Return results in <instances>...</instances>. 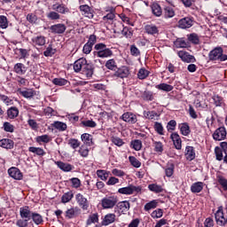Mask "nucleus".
Segmentation results:
<instances>
[{"label":"nucleus","mask_w":227,"mask_h":227,"mask_svg":"<svg viewBox=\"0 0 227 227\" xmlns=\"http://www.w3.org/2000/svg\"><path fill=\"white\" fill-rule=\"evenodd\" d=\"M52 10L55 12H58V13H61L62 15H65L66 13H69L70 10L68 7H66L63 4H55L52 5Z\"/></svg>","instance_id":"nucleus-21"},{"label":"nucleus","mask_w":227,"mask_h":227,"mask_svg":"<svg viewBox=\"0 0 227 227\" xmlns=\"http://www.w3.org/2000/svg\"><path fill=\"white\" fill-rule=\"evenodd\" d=\"M55 164L61 169L62 171L68 172L72 169V166L70 163H65L63 161H56Z\"/></svg>","instance_id":"nucleus-37"},{"label":"nucleus","mask_w":227,"mask_h":227,"mask_svg":"<svg viewBox=\"0 0 227 227\" xmlns=\"http://www.w3.org/2000/svg\"><path fill=\"white\" fill-rule=\"evenodd\" d=\"M157 205H159V201H157V200H151L145 205V210L148 212L149 210L157 208Z\"/></svg>","instance_id":"nucleus-46"},{"label":"nucleus","mask_w":227,"mask_h":227,"mask_svg":"<svg viewBox=\"0 0 227 227\" xmlns=\"http://www.w3.org/2000/svg\"><path fill=\"white\" fill-rule=\"evenodd\" d=\"M203 187H205V183L203 182L193 183L191 186V192L194 194L201 192V191H203Z\"/></svg>","instance_id":"nucleus-26"},{"label":"nucleus","mask_w":227,"mask_h":227,"mask_svg":"<svg viewBox=\"0 0 227 227\" xmlns=\"http://www.w3.org/2000/svg\"><path fill=\"white\" fill-rule=\"evenodd\" d=\"M26 66L22 63H17L14 65V72L18 74V75H24L26 74Z\"/></svg>","instance_id":"nucleus-30"},{"label":"nucleus","mask_w":227,"mask_h":227,"mask_svg":"<svg viewBox=\"0 0 227 227\" xmlns=\"http://www.w3.org/2000/svg\"><path fill=\"white\" fill-rule=\"evenodd\" d=\"M154 130L160 136H164V127H162V123H160V122L154 123Z\"/></svg>","instance_id":"nucleus-60"},{"label":"nucleus","mask_w":227,"mask_h":227,"mask_svg":"<svg viewBox=\"0 0 227 227\" xmlns=\"http://www.w3.org/2000/svg\"><path fill=\"white\" fill-rule=\"evenodd\" d=\"M74 72H82V75L90 79L93 76V65L88 64V60L81 58L74 63Z\"/></svg>","instance_id":"nucleus-1"},{"label":"nucleus","mask_w":227,"mask_h":227,"mask_svg":"<svg viewBox=\"0 0 227 227\" xmlns=\"http://www.w3.org/2000/svg\"><path fill=\"white\" fill-rule=\"evenodd\" d=\"M145 31L147 35H151L152 36L159 35V27L153 24L145 25Z\"/></svg>","instance_id":"nucleus-23"},{"label":"nucleus","mask_w":227,"mask_h":227,"mask_svg":"<svg viewBox=\"0 0 227 227\" xmlns=\"http://www.w3.org/2000/svg\"><path fill=\"white\" fill-rule=\"evenodd\" d=\"M216 180H217L219 185H221V187L223 189V191H227V179H226V177L218 174V175H216Z\"/></svg>","instance_id":"nucleus-38"},{"label":"nucleus","mask_w":227,"mask_h":227,"mask_svg":"<svg viewBox=\"0 0 227 227\" xmlns=\"http://www.w3.org/2000/svg\"><path fill=\"white\" fill-rule=\"evenodd\" d=\"M129 160L131 166H133V168H141V161H139V160H137V158H136L134 156H129Z\"/></svg>","instance_id":"nucleus-56"},{"label":"nucleus","mask_w":227,"mask_h":227,"mask_svg":"<svg viewBox=\"0 0 227 227\" xmlns=\"http://www.w3.org/2000/svg\"><path fill=\"white\" fill-rule=\"evenodd\" d=\"M75 200L79 207H81V208H82L83 210H88V208H90V202L88 201V199L84 197V195L77 193L75 195Z\"/></svg>","instance_id":"nucleus-9"},{"label":"nucleus","mask_w":227,"mask_h":227,"mask_svg":"<svg viewBox=\"0 0 227 227\" xmlns=\"http://www.w3.org/2000/svg\"><path fill=\"white\" fill-rule=\"evenodd\" d=\"M101 207L104 210H109L111 208H114L116 205H118V196L111 195L106 196L101 200Z\"/></svg>","instance_id":"nucleus-3"},{"label":"nucleus","mask_w":227,"mask_h":227,"mask_svg":"<svg viewBox=\"0 0 227 227\" xmlns=\"http://www.w3.org/2000/svg\"><path fill=\"white\" fill-rule=\"evenodd\" d=\"M28 152H30V153H35V155H38L39 157H43V155H45V151L42 149V147L31 146L28 148Z\"/></svg>","instance_id":"nucleus-34"},{"label":"nucleus","mask_w":227,"mask_h":227,"mask_svg":"<svg viewBox=\"0 0 227 227\" xmlns=\"http://www.w3.org/2000/svg\"><path fill=\"white\" fill-rule=\"evenodd\" d=\"M194 25V20L191 17H185L178 21V27L181 29H189V27H192Z\"/></svg>","instance_id":"nucleus-8"},{"label":"nucleus","mask_w":227,"mask_h":227,"mask_svg":"<svg viewBox=\"0 0 227 227\" xmlns=\"http://www.w3.org/2000/svg\"><path fill=\"white\" fill-rule=\"evenodd\" d=\"M36 143H50L51 137L49 135H42L35 138Z\"/></svg>","instance_id":"nucleus-58"},{"label":"nucleus","mask_w":227,"mask_h":227,"mask_svg":"<svg viewBox=\"0 0 227 227\" xmlns=\"http://www.w3.org/2000/svg\"><path fill=\"white\" fill-rule=\"evenodd\" d=\"M7 116L10 120H15L19 116V108L12 106L7 110Z\"/></svg>","instance_id":"nucleus-32"},{"label":"nucleus","mask_w":227,"mask_h":227,"mask_svg":"<svg viewBox=\"0 0 227 227\" xmlns=\"http://www.w3.org/2000/svg\"><path fill=\"white\" fill-rule=\"evenodd\" d=\"M68 145L73 148V150H77L81 146V142L75 138H70L68 140Z\"/></svg>","instance_id":"nucleus-51"},{"label":"nucleus","mask_w":227,"mask_h":227,"mask_svg":"<svg viewBox=\"0 0 227 227\" xmlns=\"http://www.w3.org/2000/svg\"><path fill=\"white\" fill-rule=\"evenodd\" d=\"M81 139L84 145H87L88 146H91L93 145V137L90 134L83 133L81 136Z\"/></svg>","instance_id":"nucleus-29"},{"label":"nucleus","mask_w":227,"mask_h":227,"mask_svg":"<svg viewBox=\"0 0 227 227\" xmlns=\"http://www.w3.org/2000/svg\"><path fill=\"white\" fill-rule=\"evenodd\" d=\"M73 198H74V192H67L62 195L61 202L62 203H69V201H72Z\"/></svg>","instance_id":"nucleus-43"},{"label":"nucleus","mask_w":227,"mask_h":227,"mask_svg":"<svg viewBox=\"0 0 227 227\" xmlns=\"http://www.w3.org/2000/svg\"><path fill=\"white\" fill-rule=\"evenodd\" d=\"M215 153L216 157V160H223L224 159V156L223 155V149L219 146H216L215 148Z\"/></svg>","instance_id":"nucleus-61"},{"label":"nucleus","mask_w":227,"mask_h":227,"mask_svg":"<svg viewBox=\"0 0 227 227\" xmlns=\"http://www.w3.org/2000/svg\"><path fill=\"white\" fill-rule=\"evenodd\" d=\"M173 173H175V165L174 164L168 165L167 168H165L166 176H168V178H171V176H173Z\"/></svg>","instance_id":"nucleus-52"},{"label":"nucleus","mask_w":227,"mask_h":227,"mask_svg":"<svg viewBox=\"0 0 227 227\" xmlns=\"http://www.w3.org/2000/svg\"><path fill=\"white\" fill-rule=\"evenodd\" d=\"M170 139H172L176 150H182V138H180V135H178V133H172Z\"/></svg>","instance_id":"nucleus-19"},{"label":"nucleus","mask_w":227,"mask_h":227,"mask_svg":"<svg viewBox=\"0 0 227 227\" xmlns=\"http://www.w3.org/2000/svg\"><path fill=\"white\" fill-rule=\"evenodd\" d=\"M105 67L108 70H116L118 66H116V61L114 59H111L106 61Z\"/></svg>","instance_id":"nucleus-50"},{"label":"nucleus","mask_w":227,"mask_h":227,"mask_svg":"<svg viewBox=\"0 0 227 227\" xmlns=\"http://www.w3.org/2000/svg\"><path fill=\"white\" fill-rule=\"evenodd\" d=\"M98 214L95 213V214L89 215L86 224H87V226H90L91 224H95V223H98Z\"/></svg>","instance_id":"nucleus-45"},{"label":"nucleus","mask_w":227,"mask_h":227,"mask_svg":"<svg viewBox=\"0 0 227 227\" xmlns=\"http://www.w3.org/2000/svg\"><path fill=\"white\" fill-rule=\"evenodd\" d=\"M176 47L177 49H185L187 47V42H185L183 38H178L175 42Z\"/></svg>","instance_id":"nucleus-55"},{"label":"nucleus","mask_w":227,"mask_h":227,"mask_svg":"<svg viewBox=\"0 0 227 227\" xmlns=\"http://www.w3.org/2000/svg\"><path fill=\"white\" fill-rule=\"evenodd\" d=\"M31 43L34 47H43L46 43L45 36L43 35H37L34 36L31 39Z\"/></svg>","instance_id":"nucleus-15"},{"label":"nucleus","mask_w":227,"mask_h":227,"mask_svg":"<svg viewBox=\"0 0 227 227\" xmlns=\"http://www.w3.org/2000/svg\"><path fill=\"white\" fill-rule=\"evenodd\" d=\"M130 145L131 148H134L136 150V152H139V150L143 148V142H141V140L139 139H136L131 141Z\"/></svg>","instance_id":"nucleus-47"},{"label":"nucleus","mask_w":227,"mask_h":227,"mask_svg":"<svg viewBox=\"0 0 227 227\" xmlns=\"http://www.w3.org/2000/svg\"><path fill=\"white\" fill-rule=\"evenodd\" d=\"M50 29L54 35H63L67 31V26L63 23H59L52 25Z\"/></svg>","instance_id":"nucleus-13"},{"label":"nucleus","mask_w":227,"mask_h":227,"mask_svg":"<svg viewBox=\"0 0 227 227\" xmlns=\"http://www.w3.org/2000/svg\"><path fill=\"white\" fill-rule=\"evenodd\" d=\"M81 214V209L77 207H70L66 211V218L67 219H75Z\"/></svg>","instance_id":"nucleus-17"},{"label":"nucleus","mask_w":227,"mask_h":227,"mask_svg":"<svg viewBox=\"0 0 227 227\" xmlns=\"http://www.w3.org/2000/svg\"><path fill=\"white\" fill-rule=\"evenodd\" d=\"M156 90H160V91H166L168 93L169 91H173V85H169L168 83H160L155 86Z\"/></svg>","instance_id":"nucleus-33"},{"label":"nucleus","mask_w":227,"mask_h":227,"mask_svg":"<svg viewBox=\"0 0 227 227\" xmlns=\"http://www.w3.org/2000/svg\"><path fill=\"white\" fill-rule=\"evenodd\" d=\"M149 191L151 192H155V194H159L160 192H162L164 189L162 188V185L157 184H151L148 185Z\"/></svg>","instance_id":"nucleus-36"},{"label":"nucleus","mask_w":227,"mask_h":227,"mask_svg":"<svg viewBox=\"0 0 227 227\" xmlns=\"http://www.w3.org/2000/svg\"><path fill=\"white\" fill-rule=\"evenodd\" d=\"M80 12L84 17H87V19H93V9L90 7L88 4L80 5L79 7Z\"/></svg>","instance_id":"nucleus-14"},{"label":"nucleus","mask_w":227,"mask_h":227,"mask_svg":"<svg viewBox=\"0 0 227 227\" xmlns=\"http://www.w3.org/2000/svg\"><path fill=\"white\" fill-rule=\"evenodd\" d=\"M177 56L184 63H194V61H196V59H194V56L189 54V52H187L185 51H179L177 52Z\"/></svg>","instance_id":"nucleus-10"},{"label":"nucleus","mask_w":227,"mask_h":227,"mask_svg":"<svg viewBox=\"0 0 227 227\" xmlns=\"http://www.w3.org/2000/svg\"><path fill=\"white\" fill-rule=\"evenodd\" d=\"M31 219L33 220L35 224L37 225L42 224V223H43V217H42V215L38 213H32Z\"/></svg>","instance_id":"nucleus-44"},{"label":"nucleus","mask_w":227,"mask_h":227,"mask_svg":"<svg viewBox=\"0 0 227 227\" xmlns=\"http://www.w3.org/2000/svg\"><path fill=\"white\" fill-rule=\"evenodd\" d=\"M152 12L155 17H160L162 15V8H160V5L159 4H152Z\"/></svg>","instance_id":"nucleus-41"},{"label":"nucleus","mask_w":227,"mask_h":227,"mask_svg":"<svg viewBox=\"0 0 227 227\" xmlns=\"http://www.w3.org/2000/svg\"><path fill=\"white\" fill-rule=\"evenodd\" d=\"M153 146L156 153H162L164 152V145L160 141H153Z\"/></svg>","instance_id":"nucleus-39"},{"label":"nucleus","mask_w":227,"mask_h":227,"mask_svg":"<svg viewBox=\"0 0 227 227\" xmlns=\"http://www.w3.org/2000/svg\"><path fill=\"white\" fill-rule=\"evenodd\" d=\"M116 221V215L113 213H109L105 215L103 221H102V225L103 226H109V224H113Z\"/></svg>","instance_id":"nucleus-22"},{"label":"nucleus","mask_w":227,"mask_h":227,"mask_svg":"<svg viewBox=\"0 0 227 227\" xmlns=\"http://www.w3.org/2000/svg\"><path fill=\"white\" fill-rule=\"evenodd\" d=\"M0 27L1 29H7L8 27V18L4 15H0Z\"/></svg>","instance_id":"nucleus-59"},{"label":"nucleus","mask_w":227,"mask_h":227,"mask_svg":"<svg viewBox=\"0 0 227 227\" xmlns=\"http://www.w3.org/2000/svg\"><path fill=\"white\" fill-rule=\"evenodd\" d=\"M165 19H173L175 17V9L173 7L167 6L164 8Z\"/></svg>","instance_id":"nucleus-40"},{"label":"nucleus","mask_w":227,"mask_h":227,"mask_svg":"<svg viewBox=\"0 0 227 227\" xmlns=\"http://www.w3.org/2000/svg\"><path fill=\"white\" fill-rule=\"evenodd\" d=\"M121 120L127 123H136V121H137V117L136 114L127 112L122 114Z\"/></svg>","instance_id":"nucleus-20"},{"label":"nucleus","mask_w":227,"mask_h":227,"mask_svg":"<svg viewBox=\"0 0 227 227\" xmlns=\"http://www.w3.org/2000/svg\"><path fill=\"white\" fill-rule=\"evenodd\" d=\"M223 48L217 47L209 52L210 61H227V55L223 54Z\"/></svg>","instance_id":"nucleus-4"},{"label":"nucleus","mask_w":227,"mask_h":227,"mask_svg":"<svg viewBox=\"0 0 227 227\" xmlns=\"http://www.w3.org/2000/svg\"><path fill=\"white\" fill-rule=\"evenodd\" d=\"M94 49L96 50L94 54L98 58H111V56H113V51L107 48V46L105 43H97Z\"/></svg>","instance_id":"nucleus-2"},{"label":"nucleus","mask_w":227,"mask_h":227,"mask_svg":"<svg viewBox=\"0 0 227 227\" xmlns=\"http://www.w3.org/2000/svg\"><path fill=\"white\" fill-rule=\"evenodd\" d=\"M53 127L54 129H57V130L63 132L67 129V123L57 121L53 123Z\"/></svg>","instance_id":"nucleus-53"},{"label":"nucleus","mask_w":227,"mask_h":227,"mask_svg":"<svg viewBox=\"0 0 227 227\" xmlns=\"http://www.w3.org/2000/svg\"><path fill=\"white\" fill-rule=\"evenodd\" d=\"M20 94L24 97V98H33L35 92L33 89H26L20 91Z\"/></svg>","instance_id":"nucleus-35"},{"label":"nucleus","mask_w":227,"mask_h":227,"mask_svg":"<svg viewBox=\"0 0 227 227\" xmlns=\"http://www.w3.org/2000/svg\"><path fill=\"white\" fill-rule=\"evenodd\" d=\"M189 42H192V43H194L195 45H198L200 43V36H198L196 34H191L188 36Z\"/></svg>","instance_id":"nucleus-63"},{"label":"nucleus","mask_w":227,"mask_h":227,"mask_svg":"<svg viewBox=\"0 0 227 227\" xmlns=\"http://www.w3.org/2000/svg\"><path fill=\"white\" fill-rule=\"evenodd\" d=\"M143 191L141 186H136L133 184H129L126 187L119 188L118 192L119 194H124L125 196H132L135 192L137 194Z\"/></svg>","instance_id":"nucleus-6"},{"label":"nucleus","mask_w":227,"mask_h":227,"mask_svg":"<svg viewBox=\"0 0 227 227\" xmlns=\"http://www.w3.org/2000/svg\"><path fill=\"white\" fill-rule=\"evenodd\" d=\"M185 157L187 160H194L196 159V151H194V147L191 145L186 146Z\"/></svg>","instance_id":"nucleus-25"},{"label":"nucleus","mask_w":227,"mask_h":227,"mask_svg":"<svg viewBox=\"0 0 227 227\" xmlns=\"http://www.w3.org/2000/svg\"><path fill=\"white\" fill-rule=\"evenodd\" d=\"M150 75V71L146 70L145 67L140 68L137 73V77L140 80L146 79Z\"/></svg>","instance_id":"nucleus-49"},{"label":"nucleus","mask_w":227,"mask_h":227,"mask_svg":"<svg viewBox=\"0 0 227 227\" xmlns=\"http://www.w3.org/2000/svg\"><path fill=\"white\" fill-rule=\"evenodd\" d=\"M130 72L129 71V67H121L118 68L114 73V77H119L120 79H125L126 77H129V74Z\"/></svg>","instance_id":"nucleus-18"},{"label":"nucleus","mask_w":227,"mask_h":227,"mask_svg":"<svg viewBox=\"0 0 227 227\" xmlns=\"http://www.w3.org/2000/svg\"><path fill=\"white\" fill-rule=\"evenodd\" d=\"M78 153L81 157H88V155H90V149L86 145H82L80 146Z\"/></svg>","instance_id":"nucleus-54"},{"label":"nucleus","mask_w":227,"mask_h":227,"mask_svg":"<svg viewBox=\"0 0 227 227\" xmlns=\"http://www.w3.org/2000/svg\"><path fill=\"white\" fill-rule=\"evenodd\" d=\"M115 210L118 214H127L128 210H130V203L127 200L117 203Z\"/></svg>","instance_id":"nucleus-11"},{"label":"nucleus","mask_w":227,"mask_h":227,"mask_svg":"<svg viewBox=\"0 0 227 227\" xmlns=\"http://www.w3.org/2000/svg\"><path fill=\"white\" fill-rule=\"evenodd\" d=\"M4 130L5 132L13 133L15 131V126H13V124L6 121V122L4 123Z\"/></svg>","instance_id":"nucleus-62"},{"label":"nucleus","mask_w":227,"mask_h":227,"mask_svg":"<svg viewBox=\"0 0 227 227\" xmlns=\"http://www.w3.org/2000/svg\"><path fill=\"white\" fill-rule=\"evenodd\" d=\"M20 215L21 219H27L28 221H31L33 212H31V209H29V207L25 206L20 208Z\"/></svg>","instance_id":"nucleus-16"},{"label":"nucleus","mask_w":227,"mask_h":227,"mask_svg":"<svg viewBox=\"0 0 227 227\" xmlns=\"http://www.w3.org/2000/svg\"><path fill=\"white\" fill-rule=\"evenodd\" d=\"M226 136H227L226 128L220 127L216 129L213 133V139H215V141H223L226 139Z\"/></svg>","instance_id":"nucleus-7"},{"label":"nucleus","mask_w":227,"mask_h":227,"mask_svg":"<svg viewBox=\"0 0 227 227\" xmlns=\"http://www.w3.org/2000/svg\"><path fill=\"white\" fill-rule=\"evenodd\" d=\"M142 98L145 100L152 101V100H153V92H152V91H145L143 93V95H142Z\"/></svg>","instance_id":"nucleus-64"},{"label":"nucleus","mask_w":227,"mask_h":227,"mask_svg":"<svg viewBox=\"0 0 227 227\" xmlns=\"http://www.w3.org/2000/svg\"><path fill=\"white\" fill-rule=\"evenodd\" d=\"M15 145V142L10 138H3L0 140V146L6 150H12Z\"/></svg>","instance_id":"nucleus-24"},{"label":"nucleus","mask_w":227,"mask_h":227,"mask_svg":"<svg viewBox=\"0 0 227 227\" xmlns=\"http://www.w3.org/2000/svg\"><path fill=\"white\" fill-rule=\"evenodd\" d=\"M9 176L13 178L14 180H22L23 175L22 172H20V169H19L16 167H12L8 169Z\"/></svg>","instance_id":"nucleus-12"},{"label":"nucleus","mask_w":227,"mask_h":227,"mask_svg":"<svg viewBox=\"0 0 227 227\" xmlns=\"http://www.w3.org/2000/svg\"><path fill=\"white\" fill-rule=\"evenodd\" d=\"M144 116L146 118V120H159V117L160 116L157 112L155 111H145Z\"/></svg>","instance_id":"nucleus-31"},{"label":"nucleus","mask_w":227,"mask_h":227,"mask_svg":"<svg viewBox=\"0 0 227 227\" xmlns=\"http://www.w3.org/2000/svg\"><path fill=\"white\" fill-rule=\"evenodd\" d=\"M215 219L218 226H226L227 224V214H224V207L223 206L218 207L215 213Z\"/></svg>","instance_id":"nucleus-5"},{"label":"nucleus","mask_w":227,"mask_h":227,"mask_svg":"<svg viewBox=\"0 0 227 227\" xmlns=\"http://www.w3.org/2000/svg\"><path fill=\"white\" fill-rule=\"evenodd\" d=\"M52 82L55 84V86H67L69 82L64 78H54Z\"/></svg>","instance_id":"nucleus-48"},{"label":"nucleus","mask_w":227,"mask_h":227,"mask_svg":"<svg viewBox=\"0 0 227 227\" xmlns=\"http://www.w3.org/2000/svg\"><path fill=\"white\" fill-rule=\"evenodd\" d=\"M162 215H164V211L160 208L154 210L151 214V217H153V219H160V217H162Z\"/></svg>","instance_id":"nucleus-57"},{"label":"nucleus","mask_w":227,"mask_h":227,"mask_svg":"<svg viewBox=\"0 0 227 227\" xmlns=\"http://www.w3.org/2000/svg\"><path fill=\"white\" fill-rule=\"evenodd\" d=\"M96 175L98 176V178H100V180L106 182L107 178H109L111 172L104 169H98L97 170Z\"/></svg>","instance_id":"nucleus-28"},{"label":"nucleus","mask_w":227,"mask_h":227,"mask_svg":"<svg viewBox=\"0 0 227 227\" xmlns=\"http://www.w3.org/2000/svg\"><path fill=\"white\" fill-rule=\"evenodd\" d=\"M178 129L183 136H189L191 134V127L187 122L178 124Z\"/></svg>","instance_id":"nucleus-27"},{"label":"nucleus","mask_w":227,"mask_h":227,"mask_svg":"<svg viewBox=\"0 0 227 227\" xmlns=\"http://www.w3.org/2000/svg\"><path fill=\"white\" fill-rule=\"evenodd\" d=\"M212 99L216 107H221L224 104V99L219 95H214Z\"/></svg>","instance_id":"nucleus-42"}]
</instances>
